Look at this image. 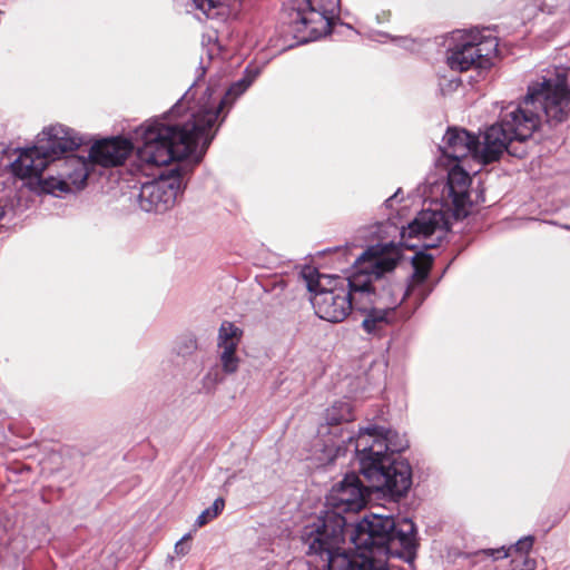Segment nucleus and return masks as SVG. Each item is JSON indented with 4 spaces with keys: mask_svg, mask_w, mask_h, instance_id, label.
Segmentation results:
<instances>
[{
    "mask_svg": "<svg viewBox=\"0 0 570 570\" xmlns=\"http://www.w3.org/2000/svg\"><path fill=\"white\" fill-rule=\"evenodd\" d=\"M541 114L550 127L570 118V67H554L529 85L524 99L504 107L500 120L485 130L481 142L464 129H448L441 153L455 163L472 156L482 164H489L504 151L521 157L523 151L512 150L511 144L529 139L541 124Z\"/></svg>",
    "mask_w": 570,
    "mask_h": 570,
    "instance_id": "obj_1",
    "label": "nucleus"
},
{
    "mask_svg": "<svg viewBox=\"0 0 570 570\" xmlns=\"http://www.w3.org/2000/svg\"><path fill=\"white\" fill-rule=\"evenodd\" d=\"M253 78L244 77L223 90L210 83L198 98L194 85L166 117L147 121L135 130L137 154L141 163L165 166L173 160H202L214 135L209 132L222 109L232 105L252 85Z\"/></svg>",
    "mask_w": 570,
    "mask_h": 570,
    "instance_id": "obj_2",
    "label": "nucleus"
},
{
    "mask_svg": "<svg viewBox=\"0 0 570 570\" xmlns=\"http://www.w3.org/2000/svg\"><path fill=\"white\" fill-rule=\"evenodd\" d=\"M354 419L352 405L348 401L335 402L326 409L324 420L326 425L318 430L321 435L343 433L337 428L343 422ZM348 445L354 444V451L360 462V470L370 482V487L392 498H401L407 493L412 485V469L407 461L397 454L407 448V440L397 432L372 426L361 429L356 439L348 434ZM345 439L334 441L331 439L321 449L317 456L321 463H332L336 458L345 454L347 446Z\"/></svg>",
    "mask_w": 570,
    "mask_h": 570,
    "instance_id": "obj_3",
    "label": "nucleus"
},
{
    "mask_svg": "<svg viewBox=\"0 0 570 570\" xmlns=\"http://www.w3.org/2000/svg\"><path fill=\"white\" fill-rule=\"evenodd\" d=\"M401 258V248L394 243L376 244L368 247L356 261V273L350 278L320 275L314 268L302 272L311 299L318 317L332 322H343L355 307L366 311L363 296L372 295V279L395 268Z\"/></svg>",
    "mask_w": 570,
    "mask_h": 570,
    "instance_id": "obj_4",
    "label": "nucleus"
},
{
    "mask_svg": "<svg viewBox=\"0 0 570 570\" xmlns=\"http://www.w3.org/2000/svg\"><path fill=\"white\" fill-rule=\"evenodd\" d=\"M345 518L337 513L317 517L302 530L307 554L320 556L328 570H385L382 559H371L362 549L343 550Z\"/></svg>",
    "mask_w": 570,
    "mask_h": 570,
    "instance_id": "obj_5",
    "label": "nucleus"
},
{
    "mask_svg": "<svg viewBox=\"0 0 570 570\" xmlns=\"http://www.w3.org/2000/svg\"><path fill=\"white\" fill-rule=\"evenodd\" d=\"M344 532L350 543L362 549L371 559H382L387 566V556L399 554L401 548L406 553L415 549V527L409 519L399 523L390 515L368 514L355 524L345 522Z\"/></svg>",
    "mask_w": 570,
    "mask_h": 570,
    "instance_id": "obj_6",
    "label": "nucleus"
},
{
    "mask_svg": "<svg viewBox=\"0 0 570 570\" xmlns=\"http://www.w3.org/2000/svg\"><path fill=\"white\" fill-rule=\"evenodd\" d=\"M412 264L414 271L405 291L401 285H390L377 295L372 286V295L362 297V303L367 307L363 311L366 315L362 322L366 333L380 335L392 322L395 308L405 297H414L415 302L421 304L430 294L431 289L428 288L425 281L432 267V257L421 254L414 257Z\"/></svg>",
    "mask_w": 570,
    "mask_h": 570,
    "instance_id": "obj_7",
    "label": "nucleus"
},
{
    "mask_svg": "<svg viewBox=\"0 0 570 570\" xmlns=\"http://www.w3.org/2000/svg\"><path fill=\"white\" fill-rule=\"evenodd\" d=\"M451 39L454 43L448 49L446 62L455 71L488 68L498 51V39L480 31L458 30Z\"/></svg>",
    "mask_w": 570,
    "mask_h": 570,
    "instance_id": "obj_8",
    "label": "nucleus"
},
{
    "mask_svg": "<svg viewBox=\"0 0 570 570\" xmlns=\"http://www.w3.org/2000/svg\"><path fill=\"white\" fill-rule=\"evenodd\" d=\"M288 24L299 42H307L331 32L337 4H321L320 0H292L286 8Z\"/></svg>",
    "mask_w": 570,
    "mask_h": 570,
    "instance_id": "obj_9",
    "label": "nucleus"
},
{
    "mask_svg": "<svg viewBox=\"0 0 570 570\" xmlns=\"http://www.w3.org/2000/svg\"><path fill=\"white\" fill-rule=\"evenodd\" d=\"M450 229V220L441 208L421 210L416 217L401 230V245L415 249L434 248Z\"/></svg>",
    "mask_w": 570,
    "mask_h": 570,
    "instance_id": "obj_10",
    "label": "nucleus"
},
{
    "mask_svg": "<svg viewBox=\"0 0 570 570\" xmlns=\"http://www.w3.org/2000/svg\"><path fill=\"white\" fill-rule=\"evenodd\" d=\"M90 158L87 160L78 156H69L59 160L52 167L57 176L49 175L42 183V188L48 193H71L73 189L85 187L92 166Z\"/></svg>",
    "mask_w": 570,
    "mask_h": 570,
    "instance_id": "obj_11",
    "label": "nucleus"
},
{
    "mask_svg": "<svg viewBox=\"0 0 570 570\" xmlns=\"http://www.w3.org/2000/svg\"><path fill=\"white\" fill-rule=\"evenodd\" d=\"M181 190V180L177 175L160 176L141 185L138 204L147 213H164L175 205Z\"/></svg>",
    "mask_w": 570,
    "mask_h": 570,
    "instance_id": "obj_12",
    "label": "nucleus"
},
{
    "mask_svg": "<svg viewBox=\"0 0 570 570\" xmlns=\"http://www.w3.org/2000/svg\"><path fill=\"white\" fill-rule=\"evenodd\" d=\"M368 495V488L363 485L356 474H346L326 497V504L333 511H326L322 517L330 513L342 515V512H357L365 507Z\"/></svg>",
    "mask_w": 570,
    "mask_h": 570,
    "instance_id": "obj_13",
    "label": "nucleus"
},
{
    "mask_svg": "<svg viewBox=\"0 0 570 570\" xmlns=\"http://www.w3.org/2000/svg\"><path fill=\"white\" fill-rule=\"evenodd\" d=\"M83 142L78 132L60 124L46 127L38 135V144L53 166L57 161L63 160V154L76 150Z\"/></svg>",
    "mask_w": 570,
    "mask_h": 570,
    "instance_id": "obj_14",
    "label": "nucleus"
},
{
    "mask_svg": "<svg viewBox=\"0 0 570 570\" xmlns=\"http://www.w3.org/2000/svg\"><path fill=\"white\" fill-rule=\"evenodd\" d=\"M243 331L232 322L224 321L217 335V358L222 373L235 374L240 366L242 358L237 354L242 342Z\"/></svg>",
    "mask_w": 570,
    "mask_h": 570,
    "instance_id": "obj_15",
    "label": "nucleus"
},
{
    "mask_svg": "<svg viewBox=\"0 0 570 570\" xmlns=\"http://www.w3.org/2000/svg\"><path fill=\"white\" fill-rule=\"evenodd\" d=\"M471 184L470 175L458 164H454L448 174V183L444 188L446 206H451L453 217L461 219L468 216L471 200L469 187Z\"/></svg>",
    "mask_w": 570,
    "mask_h": 570,
    "instance_id": "obj_16",
    "label": "nucleus"
},
{
    "mask_svg": "<svg viewBox=\"0 0 570 570\" xmlns=\"http://www.w3.org/2000/svg\"><path fill=\"white\" fill-rule=\"evenodd\" d=\"M134 149V144L126 138L106 139L90 148L92 164L104 167L121 165Z\"/></svg>",
    "mask_w": 570,
    "mask_h": 570,
    "instance_id": "obj_17",
    "label": "nucleus"
},
{
    "mask_svg": "<svg viewBox=\"0 0 570 570\" xmlns=\"http://www.w3.org/2000/svg\"><path fill=\"white\" fill-rule=\"evenodd\" d=\"M52 163L48 155L37 142L36 146L27 148L20 153L18 158L11 164V170L19 178H40L43 170L49 168L52 171Z\"/></svg>",
    "mask_w": 570,
    "mask_h": 570,
    "instance_id": "obj_18",
    "label": "nucleus"
},
{
    "mask_svg": "<svg viewBox=\"0 0 570 570\" xmlns=\"http://www.w3.org/2000/svg\"><path fill=\"white\" fill-rule=\"evenodd\" d=\"M533 542L534 538L532 535H527L521 538L509 549H505L504 547L499 549H487L483 550V553L495 560L512 557V570H534L535 561L528 556Z\"/></svg>",
    "mask_w": 570,
    "mask_h": 570,
    "instance_id": "obj_19",
    "label": "nucleus"
},
{
    "mask_svg": "<svg viewBox=\"0 0 570 570\" xmlns=\"http://www.w3.org/2000/svg\"><path fill=\"white\" fill-rule=\"evenodd\" d=\"M184 6L188 12H195L198 19L200 14L206 18L215 16V10L219 3V0H183Z\"/></svg>",
    "mask_w": 570,
    "mask_h": 570,
    "instance_id": "obj_20",
    "label": "nucleus"
},
{
    "mask_svg": "<svg viewBox=\"0 0 570 570\" xmlns=\"http://www.w3.org/2000/svg\"><path fill=\"white\" fill-rule=\"evenodd\" d=\"M225 507V501L222 498H217L214 503L205 509L196 519L195 524L197 527H203L213 519H215L218 514L222 513Z\"/></svg>",
    "mask_w": 570,
    "mask_h": 570,
    "instance_id": "obj_21",
    "label": "nucleus"
},
{
    "mask_svg": "<svg viewBox=\"0 0 570 570\" xmlns=\"http://www.w3.org/2000/svg\"><path fill=\"white\" fill-rule=\"evenodd\" d=\"M223 381V374L217 368H210L203 377V387L206 391H213Z\"/></svg>",
    "mask_w": 570,
    "mask_h": 570,
    "instance_id": "obj_22",
    "label": "nucleus"
},
{
    "mask_svg": "<svg viewBox=\"0 0 570 570\" xmlns=\"http://www.w3.org/2000/svg\"><path fill=\"white\" fill-rule=\"evenodd\" d=\"M191 539V535L189 533L185 534L178 542L175 544V552L178 556H186L189 550L190 546L188 544V541Z\"/></svg>",
    "mask_w": 570,
    "mask_h": 570,
    "instance_id": "obj_23",
    "label": "nucleus"
},
{
    "mask_svg": "<svg viewBox=\"0 0 570 570\" xmlns=\"http://www.w3.org/2000/svg\"><path fill=\"white\" fill-rule=\"evenodd\" d=\"M399 191L400 190H397L393 196H391L389 199L385 200L386 206H389V207L392 206V202L397 197Z\"/></svg>",
    "mask_w": 570,
    "mask_h": 570,
    "instance_id": "obj_24",
    "label": "nucleus"
},
{
    "mask_svg": "<svg viewBox=\"0 0 570 570\" xmlns=\"http://www.w3.org/2000/svg\"><path fill=\"white\" fill-rule=\"evenodd\" d=\"M564 228L570 230V225H566Z\"/></svg>",
    "mask_w": 570,
    "mask_h": 570,
    "instance_id": "obj_25",
    "label": "nucleus"
}]
</instances>
